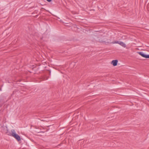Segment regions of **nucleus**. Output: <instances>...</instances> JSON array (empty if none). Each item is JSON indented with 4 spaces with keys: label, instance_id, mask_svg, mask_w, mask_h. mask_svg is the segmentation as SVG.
<instances>
[{
    "label": "nucleus",
    "instance_id": "4468645a",
    "mask_svg": "<svg viewBox=\"0 0 149 149\" xmlns=\"http://www.w3.org/2000/svg\"><path fill=\"white\" fill-rule=\"evenodd\" d=\"M38 132V133H40V132Z\"/></svg>",
    "mask_w": 149,
    "mask_h": 149
},
{
    "label": "nucleus",
    "instance_id": "9b49d317",
    "mask_svg": "<svg viewBox=\"0 0 149 149\" xmlns=\"http://www.w3.org/2000/svg\"><path fill=\"white\" fill-rule=\"evenodd\" d=\"M49 72V74L50 75L51 73V71L50 70H48Z\"/></svg>",
    "mask_w": 149,
    "mask_h": 149
},
{
    "label": "nucleus",
    "instance_id": "2eb2a0df",
    "mask_svg": "<svg viewBox=\"0 0 149 149\" xmlns=\"http://www.w3.org/2000/svg\"><path fill=\"white\" fill-rule=\"evenodd\" d=\"M148 10H149V8H148Z\"/></svg>",
    "mask_w": 149,
    "mask_h": 149
},
{
    "label": "nucleus",
    "instance_id": "9d476101",
    "mask_svg": "<svg viewBox=\"0 0 149 149\" xmlns=\"http://www.w3.org/2000/svg\"><path fill=\"white\" fill-rule=\"evenodd\" d=\"M48 2H51L52 0H46Z\"/></svg>",
    "mask_w": 149,
    "mask_h": 149
},
{
    "label": "nucleus",
    "instance_id": "ddd939ff",
    "mask_svg": "<svg viewBox=\"0 0 149 149\" xmlns=\"http://www.w3.org/2000/svg\"><path fill=\"white\" fill-rule=\"evenodd\" d=\"M21 79H19L18 80V81L19 82H20L21 81Z\"/></svg>",
    "mask_w": 149,
    "mask_h": 149
},
{
    "label": "nucleus",
    "instance_id": "f8f14e48",
    "mask_svg": "<svg viewBox=\"0 0 149 149\" xmlns=\"http://www.w3.org/2000/svg\"><path fill=\"white\" fill-rule=\"evenodd\" d=\"M38 15H36L35 16V17L36 18H37L38 17Z\"/></svg>",
    "mask_w": 149,
    "mask_h": 149
},
{
    "label": "nucleus",
    "instance_id": "f257e3e1",
    "mask_svg": "<svg viewBox=\"0 0 149 149\" xmlns=\"http://www.w3.org/2000/svg\"><path fill=\"white\" fill-rule=\"evenodd\" d=\"M13 137H14L18 142L21 141V138L20 136L16 134L15 131L14 133L13 134Z\"/></svg>",
    "mask_w": 149,
    "mask_h": 149
},
{
    "label": "nucleus",
    "instance_id": "1a4fd4ad",
    "mask_svg": "<svg viewBox=\"0 0 149 149\" xmlns=\"http://www.w3.org/2000/svg\"><path fill=\"white\" fill-rule=\"evenodd\" d=\"M43 77V79L44 80H46L48 79V77Z\"/></svg>",
    "mask_w": 149,
    "mask_h": 149
},
{
    "label": "nucleus",
    "instance_id": "6e6552de",
    "mask_svg": "<svg viewBox=\"0 0 149 149\" xmlns=\"http://www.w3.org/2000/svg\"><path fill=\"white\" fill-rule=\"evenodd\" d=\"M144 57L146 58H149V54H145Z\"/></svg>",
    "mask_w": 149,
    "mask_h": 149
},
{
    "label": "nucleus",
    "instance_id": "39448f33",
    "mask_svg": "<svg viewBox=\"0 0 149 149\" xmlns=\"http://www.w3.org/2000/svg\"><path fill=\"white\" fill-rule=\"evenodd\" d=\"M138 53L143 57H144L145 54L142 52H138Z\"/></svg>",
    "mask_w": 149,
    "mask_h": 149
},
{
    "label": "nucleus",
    "instance_id": "7ed1b4c3",
    "mask_svg": "<svg viewBox=\"0 0 149 149\" xmlns=\"http://www.w3.org/2000/svg\"><path fill=\"white\" fill-rule=\"evenodd\" d=\"M118 63V60H114L112 61L111 64H112L114 66H115L117 65Z\"/></svg>",
    "mask_w": 149,
    "mask_h": 149
},
{
    "label": "nucleus",
    "instance_id": "f03ea898",
    "mask_svg": "<svg viewBox=\"0 0 149 149\" xmlns=\"http://www.w3.org/2000/svg\"><path fill=\"white\" fill-rule=\"evenodd\" d=\"M15 131L14 130H11V132H9L7 130L6 133H7V134L10 136H13V133H14Z\"/></svg>",
    "mask_w": 149,
    "mask_h": 149
},
{
    "label": "nucleus",
    "instance_id": "423d86ee",
    "mask_svg": "<svg viewBox=\"0 0 149 149\" xmlns=\"http://www.w3.org/2000/svg\"><path fill=\"white\" fill-rule=\"evenodd\" d=\"M120 41H114L113 42H107L108 43H109V44H115V43H117V44H119V42Z\"/></svg>",
    "mask_w": 149,
    "mask_h": 149
},
{
    "label": "nucleus",
    "instance_id": "20e7f679",
    "mask_svg": "<svg viewBox=\"0 0 149 149\" xmlns=\"http://www.w3.org/2000/svg\"><path fill=\"white\" fill-rule=\"evenodd\" d=\"M119 44L121 45L123 47L125 48L126 47V45L122 41H120L119 42Z\"/></svg>",
    "mask_w": 149,
    "mask_h": 149
},
{
    "label": "nucleus",
    "instance_id": "0eeeda50",
    "mask_svg": "<svg viewBox=\"0 0 149 149\" xmlns=\"http://www.w3.org/2000/svg\"><path fill=\"white\" fill-rule=\"evenodd\" d=\"M97 41L99 42H100L105 43L106 42L105 41L102 40V39H98L97 40Z\"/></svg>",
    "mask_w": 149,
    "mask_h": 149
}]
</instances>
